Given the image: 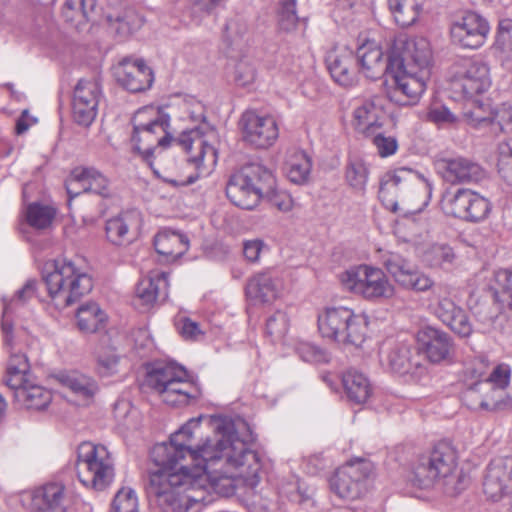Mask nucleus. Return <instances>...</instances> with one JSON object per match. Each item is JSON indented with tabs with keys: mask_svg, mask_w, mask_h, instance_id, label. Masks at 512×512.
<instances>
[{
	"mask_svg": "<svg viewBox=\"0 0 512 512\" xmlns=\"http://www.w3.org/2000/svg\"><path fill=\"white\" fill-rule=\"evenodd\" d=\"M119 356L114 350H102L97 354V371L102 377H109L118 372Z\"/></svg>",
	"mask_w": 512,
	"mask_h": 512,
	"instance_id": "obj_55",
	"label": "nucleus"
},
{
	"mask_svg": "<svg viewBox=\"0 0 512 512\" xmlns=\"http://www.w3.org/2000/svg\"><path fill=\"white\" fill-rule=\"evenodd\" d=\"M55 216V211L46 205L32 203L27 207L26 219L30 226L36 229H45Z\"/></svg>",
	"mask_w": 512,
	"mask_h": 512,
	"instance_id": "obj_47",
	"label": "nucleus"
},
{
	"mask_svg": "<svg viewBox=\"0 0 512 512\" xmlns=\"http://www.w3.org/2000/svg\"><path fill=\"white\" fill-rule=\"evenodd\" d=\"M107 21L118 35L127 37L142 27L144 18L134 8H126L115 16L108 15Z\"/></svg>",
	"mask_w": 512,
	"mask_h": 512,
	"instance_id": "obj_41",
	"label": "nucleus"
},
{
	"mask_svg": "<svg viewBox=\"0 0 512 512\" xmlns=\"http://www.w3.org/2000/svg\"><path fill=\"white\" fill-rule=\"evenodd\" d=\"M419 350L434 364L452 361L455 345L452 337L445 331L426 326L417 333Z\"/></svg>",
	"mask_w": 512,
	"mask_h": 512,
	"instance_id": "obj_21",
	"label": "nucleus"
},
{
	"mask_svg": "<svg viewBox=\"0 0 512 512\" xmlns=\"http://www.w3.org/2000/svg\"><path fill=\"white\" fill-rule=\"evenodd\" d=\"M171 139L168 128H162L161 124L154 128L133 129L131 136L133 149L145 157H149L157 147H167Z\"/></svg>",
	"mask_w": 512,
	"mask_h": 512,
	"instance_id": "obj_34",
	"label": "nucleus"
},
{
	"mask_svg": "<svg viewBox=\"0 0 512 512\" xmlns=\"http://www.w3.org/2000/svg\"><path fill=\"white\" fill-rule=\"evenodd\" d=\"M441 207L445 214L472 223L486 219L491 210L488 199L466 188L446 193L442 198Z\"/></svg>",
	"mask_w": 512,
	"mask_h": 512,
	"instance_id": "obj_13",
	"label": "nucleus"
},
{
	"mask_svg": "<svg viewBox=\"0 0 512 512\" xmlns=\"http://www.w3.org/2000/svg\"><path fill=\"white\" fill-rule=\"evenodd\" d=\"M431 58L430 44L425 38L407 42L401 52H392L384 82L386 97L401 106L416 104L427 87Z\"/></svg>",
	"mask_w": 512,
	"mask_h": 512,
	"instance_id": "obj_3",
	"label": "nucleus"
},
{
	"mask_svg": "<svg viewBox=\"0 0 512 512\" xmlns=\"http://www.w3.org/2000/svg\"><path fill=\"white\" fill-rule=\"evenodd\" d=\"M289 326V319L285 312L277 311L266 321V333L274 339L282 338Z\"/></svg>",
	"mask_w": 512,
	"mask_h": 512,
	"instance_id": "obj_58",
	"label": "nucleus"
},
{
	"mask_svg": "<svg viewBox=\"0 0 512 512\" xmlns=\"http://www.w3.org/2000/svg\"><path fill=\"white\" fill-rule=\"evenodd\" d=\"M283 289L282 279L274 271H264L251 277L246 285L247 296L260 303L274 301Z\"/></svg>",
	"mask_w": 512,
	"mask_h": 512,
	"instance_id": "obj_30",
	"label": "nucleus"
},
{
	"mask_svg": "<svg viewBox=\"0 0 512 512\" xmlns=\"http://www.w3.org/2000/svg\"><path fill=\"white\" fill-rule=\"evenodd\" d=\"M114 76L122 87L132 93L145 91L154 82L153 71L143 59L124 58L114 67Z\"/></svg>",
	"mask_w": 512,
	"mask_h": 512,
	"instance_id": "obj_22",
	"label": "nucleus"
},
{
	"mask_svg": "<svg viewBox=\"0 0 512 512\" xmlns=\"http://www.w3.org/2000/svg\"><path fill=\"white\" fill-rule=\"evenodd\" d=\"M511 370L508 365H498L490 374L488 381L497 388L504 389L510 382Z\"/></svg>",
	"mask_w": 512,
	"mask_h": 512,
	"instance_id": "obj_64",
	"label": "nucleus"
},
{
	"mask_svg": "<svg viewBox=\"0 0 512 512\" xmlns=\"http://www.w3.org/2000/svg\"><path fill=\"white\" fill-rule=\"evenodd\" d=\"M381 263L401 287L415 292H426L433 287V280L401 254L386 251L381 255Z\"/></svg>",
	"mask_w": 512,
	"mask_h": 512,
	"instance_id": "obj_15",
	"label": "nucleus"
},
{
	"mask_svg": "<svg viewBox=\"0 0 512 512\" xmlns=\"http://www.w3.org/2000/svg\"><path fill=\"white\" fill-rule=\"evenodd\" d=\"M311 167V160L304 151H294L286 162L287 177L295 184H303L309 178Z\"/></svg>",
	"mask_w": 512,
	"mask_h": 512,
	"instance_id": "obj_43",
	"label": "nucleus"
},
{
	"mask_svg": "<svg viewBox=\"0 0 512 512\" xmlns=\"http://www.w3.org/2000/svg\"><path fill=\"white\" fill-rule=\"evenodd\" d=\"M406 176L416 175L410 169H399L393 175H388L387 179L381 183L379 189V199L382 201L383 205L387 209L397 212L403 216L421 212L423 208L427 206L432 193L431 183L425 179H421V187H415L412 191L415 195H418L419 193L424 194L423 199L419 203L410 205L403 196L400 201L395 200L393 197L394 194H397L398 192L403 193V190L400 189L399 186L402 181H406Z\"/></svg>",
	"mask_w": 512,
	"mask_h": 512,
	"instance_id": "obj_12",
	"label": "nucleus"
},
{
	"mask_svg": "<svg viewBox=\"0 0 512 512\" xmlns=\"http://www.w3.org/2000/svg\"><path fill=\"white\" fill-rule=\"evenodd\" d=\"M102 87L98 79H80L75 88L72 101V115L76 123L89 126L95 120Z\"/></svg>",
	"mask_w": 512,
	"mask_h": 512,
	"instance_id": "obj_18",
	"label": "nucleus"
},
{
	"mask_svg": "<svg viewBox=\"0 0 512 512\" xmlns=\"http://www.w3.org/2000/svg\"><path fill=\"white\" fill-rule=\"evenodd\" d=\"M299 17L296 13V0H282L278 12V25L285 32L294 31Z\"/></svg>",
	"mask_w": 512,
	"mask_h": 512,
	"instance_id": "obj_52",
	"label": "nucleus"
},
{
	"mask_svg": "<svg viewBox=\"0 0 512 512\" xmlns=\"http://www.w3.org/2000/svg\"><path fill=\"white\" fill-rule=\"evenodd\" d=\"M145 385L171 407H185L198 402L199 384L187 370L174 362H155L147 367Z\"/></svg>",
	"mask_w": 512,
	"mask_h": 512,
	"instance_id": "obj_5",
	"label": "nucleus"
},
{
	"mask_svg": "<svg viewBox=\"0 0 512 512\" xmlns=\"http://www.w3.org/2000/svg\"><path fill=\"white\" fill-rule=\"evenodd\" d=\"M226 195L234 205L247 210L255 208L260 201L259 194L241 169L230 176L226 185Z\"/></svg>",
	"mask_w": 512,
	"mask_h": 512,
	"instance_id": "obj_32",
	"label": "nucleus"
},
{
	"mask_svg": "<svg viewBox=\"0 0 512 512\" xmlns=\"http://www.w3.org/2000/svg\"><path fill=\"white\" fill-rule=\"evenodd\" d=\"M265 199L281 212H289L293 208V199L289 193L284 190L276 189V185L264 195Z\"/></svg>",
	"mask_w": 512,
	"mask_h": 512,
	"instance_id": "obj_59",
	"label": "nucleus"
},
{
	"mask_svg": "<svg viewBox=\"0 0 512 512\" xmlns=\"http://www.w3.org/2000/svg\"><path fill=\"white\" fill-rule=\"evenodd\" d=\"M154 247L167 261H174L188 250L189 240L184 234L165 229L155 236Z\"/></svg>",
	"mask_w": 512,
	"mask_h": 512,
	"instance_id": "obj_35",
	"label": "nucleus"
},
{
	"mask_svg": "<svg viewBox=\"0 0 512 512\" xmlns=\"http://www.w3.org/2000/svg\"><path fill=\"white\" fill-rule=\"evenodd\" d=\"M23 502L33 511L60 510L64 508L65 487L61 483H47L27 492Z\"/></svg>",
	"mask_w": 512,
	"mask_h": 512,
	"instance_id": "obj_29",
	"label": "nucleus"
},
{
	"mask_svg": "<svg viewBox=\"0 0 512 512\" xmlns=\"http://www.w3.org/2000/svg\"><path fill=\"white\" fill-rule=\"evenodd\" d=\"M373 472V464L366 459L350 460L338 468L330 479L331 490L342 499L361 496L365 481Z\"/></svg>",
	"mask_w": 512,
	"mask_h": 512,
	"instance_id": "obj_14",
	"label": "nucleus"
},
{
	"mask_svg": "<svg viewBox=\"0 0 512 512\" xmlns=\"http://www.w3.org/2000/svg\"><path fill=\"white\" fill-rule=\"evenodd\" d=\"M110 512H138V497L129 487H123L116 493Z\"/></svg>",
	"mask_w": 512,
	"mask_h": 512,
	"instance_id": "obj_51",
	"label": "nucleus"
},
{
	"mask_svg": "<svg viewBox=\"0 0 512 512\" xmlns=\"http://www.w3.org/2000/svg\"><path fill=\"white\" fill-rule=\"evenodd\" d=\"M76 319L79 330L95 333L105 327L107 315L97 303L91 302L78 308Z\"/></svg>",
	"mask_w": 512,
	"mask_h": 512,
	"instance_id": "obj_37",
	"label": "nucleus"
},
{
	"mask_svg": "<svg viewBox=\"0 0 512 512\" xmlns=\"http://www.w3.org/2000/svg\"><path fill=\"white\" fill-rule=\"evenodd\" d=\"M456 467V451L447 443H439L429 455L418 459L411 481L420 488H429L438 480L449 479Z\"/></svg>",
	"mask_w": 512,
	"mask_h": 512,
	"instance_id": "obj_10",
	"label": "nucleus"
},
{
	"mask_svg": "<svg viewBox=\"0 0 512 512\" xmlns=\"http://www.w3.org/2000/svg\"><path fill=\"white\" fill-rule=\"evenodd\" d=\"M366 317L346 307H328L318 315V329L323 337L360 346L367 333Z\"/></svg>",
	"mask_w": 512,
	"mask_h": 512,
	"instance_id": "obj_8",
	"label": "nucleus"
},
{
	"mask_svg": "<svg viewBox=\"0 0 512 512\" xmlns=\"http://www.w3.org/2000/svg\"><path fill=\"white\" fill-rule=\"evenodd\" d=\"M177 329L181 336L185 339H197L199 335L202 334L201 329L199 328V325L197 322L192 321L189 318L182 317L180 318L177 323Z\"/></svg>",
	"mask_w": 512,
	"mask_h": 512,
	"instance_id": "obj_62",
	"label": "nucleus"
},
{
	"mask_svg": "<svg viewBox=\"0 0 512 512\" xmlns=\"http://www.w3.org/2000/svg\"><path fill=\"white\" fill-rule=\"evenodd\" d=\"M342 383L347 397L356 404L365 403L371 395L368 378L356 369L347 370L342 376Z\"/></svg>",
	"mask_w": 512,
	"mask_h": 512,
	"instance_id": "obj_36",
	"label": "nucleus"
},
{
	"mask_svg": "<svg viewBox=\"0 0 512 512\" xmlns=\"http://www.w3.org/2000/svg\"><path fill=\"white\" fill-rule=\"evenodd\" d=\"M495 123L500 131L512 132V106L503 104L495 111Z\"/></svg>",
	"mask_w": 512,
	"mask_h": 512,
	"instance_id": "obj_63",
	"label": "nucleus"
},
{
	"mask_svg": "<svg viewBox=\"0 0 512 512\" xmlns=\"http://www.w3.org/2000/svg\"><path fill=\"white\" fill-rule=\"evenodd\" d=\"M168 289V273L155 270L139 281L136 287V297L143 306L150 307L158 300H166Z\"/></svg>",
	"mask_w": 512,
	"mask_h": 512,
	"instance_id": "obj_31",
	"label": "nucleus"
},
{
	"mask_svg": "<svg viewBox=\"0 0 512 512\" xmlns=\"http://www.w3.org/2000/svg\"><path fill=\"white\" fill-rule=\"evenodd\" d=\"M387 4L395 22L401 27L413 25L423 9L422 0H388Z\"/></svg>",
	"mask_w": 512,
	"mask_h": 512,
	"instance_id": "obj_38",
	"label": "nucleus"
},
{
	"mask_svg": "<svg viewBox=\"0 0 512 512\" xmlns=\"http://www.w3.org/2000/svg\"><path fill=\"white\" fill-rule=\"evenodd\" d=\"M169 122V115L155 106H145L138 109L132 118L133 129L154 128L156 124H161L162 128H168Z\"/></svg>",
	"mask_w": 512,
	"mask_h": 512,
	"instance_id": "obj_44",
	"label": "nucleus"
},
{
	"mask_svg": "<svg viewBox=\"0 0 512 512\" xmlns=\"http://www.w3.org/2000/svg\"><path fill=\"white\" fill-rule=\"evenodd\" d=\"M368 168L363 159L350 157L345 171V179L349 186L356 190H363L368 180Z\"/></svg>",
	"mask_w": 512,
	"mask_h": 512,
	"instance_id": "obj_46",
	"label": "nucleus"
},
{
	"mask_svg": "<svg viewBox=\"0 0 512 512\" xmlns=\"http://www.w3.org/2000/svg\"><path fill=\"white\" fill-rule=\"evenodd\" d=\"M427 119L437 125H451L458 121V117L445 105H433L427 112Z\"/></svg>",
	"mask_w": 512,
	"mask_h": 512,
	"instance_id": "obj_60",
	"label": "nucleus"
},
{
	"mask_svg": "<svg viewBox=\"0 0 512 512\" xmlns=\"http://www.w3.org/2000/svg\"><path fill=\"white\" fill-rule=\"evenodd\" d=\"M15 400L27 409L42 410L51 402L52 394L42 386L29 383L17 391Z\"/></svg>",
	"mask_w": 512,
	"mask_h": 512,
	"instance_id": "obj_40",
	"label": "nucleus"
},
{
	"mask_svg": "<svg viewBox=\"0 0 512 512\" xmlns=\"http://www.w3.org/2000/svg\"><path fill=\"white\" fill-rule=\"evenodd\" d=\"M494 48L512 58V19L499 21Z\"/></svg>",
	"mask_w": 512,
	"mask_h": 512,
	"instance_id": "obj_53",
	"label": "nucleus"
},
{
	"mask_svg": "<svg viewBox=\"0 0 512 512\" xmlns=\"http://www.w3.org/2000/svg\"><path fill=\"white\" fill-rule=\"evenodd\" d=\"M255 79V68L247 60H240L234 68V81L239 86H248Z\"/></svg>",
	"mask_w": 512,
	"mask_h": 512,
	"instance_id": "obj_61",
	"label": "nucleus"
},
{
	"mask_svg": "<svg viewBox=\"0 0 512 512\" xmlns=\"http://www.w3.org/2000/svg\"><path fill=\"white\" fill-rule=\"evenodd\" d=\"M427 264L432 267H444L455 259L453 249L447 244H433L424 254Z\"/></svg>",
	"mask_w": 512,
	"mask_h": 512,
	"instance_id": "obj_49",
	"label": "nucleus"
},
{
	"mask_svg": "<svg viewBox=\"0 0 512 512\" xmlns=\"http://www.w3.org/2000/svg\"><path fill=\"white\" fill-rule=\"evenodd\" d=\"M365 137L371 138L378 154L383 158L394 155L398 150L397 139L394 136H385L380 130L374 132L372 135H366Z\"/></svg>",
	"mask_w": 512,
	"mask_h": 512,
	"instance_id": "obj_57",
	"label": "nucleus"
},
{
	"mask_svg": "<svg viewBox=\"0 0 512 512\" xmlns=\"http://www.w3.org/2000/svg\"><path fill=\"white\" fill-rule=\"evenodd\" d=\"M202 417L191 418L170 437L169 443L153 448V459L158 466L147 475L145 491L150 503L162 512H202L205 501L204 478L194 477V468L178 463L187 455L194 429L200 426Z\"/></svg>",
	"mask_w": 512,
	"mask_h": 512,
	"instance_id": "obj_2",
	"label": "nucleus"
},
{
	"mask_svg": "<svg viewBox=\"0 0 512 512\" xmlns=\"http://www.w3.org/2000/svg\"><path fill=\"white\" fill-rule=\"evenodd\" d=\"M430 290L428 307L432 314L458 336L469 337L473 332V326L466 312L452 298V288L447 284L433 283Z\"/></svg>",
	"mask_w": 512,
	"mask_h": 512,
	"instance_id": "obj_11",
	"label": "nucleus"
},
{
	"mask_svg": "<svg viewBox=\"0 0 512 512\" xmlns=\"http://www.w3.org/2000/svg\"><path fill=\"white\" fill-rule=\"evenodd\" d=\"M243 138L257 148L272 146L279 136L275 118L255 111H246L241 117Z\"/></svg>",
	"mask_w": 512,
	"mask_h": 512,
	"instance_id": "obj_20",
	"label": "nucleus"
},
{
	"mask_svg": "<svg viewBox=\"0 0 512 512\" xmlns=\"http://www.w3.org/2000/svg\"><path fill=\"white\" fill-rule=\"evenodd\" d=\"M60 382L85 401H90L99 389L94 379L79 373L61 375Z\"/></svg>",
	"mask_w": 512,
	"mask_h": 512,
	"instance_id": "obj_42",
	"label": "nucleus"
},
{
	"mask_svg": "<svg viewBox=\"0 0 512 512\" xmlns=\"http://www.w3.org/2000/svg\"><path fill=\"white\" fill-rule=\"evenodd\" d=\"M42 280L48 296L57 309H64L88 294L93 287L92 278L75 261L58 258L45 263Z\"/></svg>",
	"mask_w": 512,
	"mask_h": 512,
	"instance_id": "obj_6",
	"label": "nucleus"
},
{
	"mask_svg": "<svg viewBox=\"0 0 512 512\" xmlns=\"http://www.w3.org/2000/svg\"><path fill=\"white\" fill-rule=\"evenodd\" d=\"M340 279L346 289L369 301L390 299L395 293V288L384 271L369 265L351 268L342 273Z\"/></svg>",
	"mask_w": 512,
	"mask_h": 512,
	"instance_id": "obj_9",
	"label": "nucleus"
},
{
	"mask_svg": "<svg viewBox=\"0 0 512 512\" xmlns=\"http://www.w3.org/2000/svg\"><path fill=\"white\" fill-rule=\"evenodd\" d=\"M385 116L383 98L374 95L356 102L353 109L352 124L356 131L362 135H372L374 132L381 130Z\"/></svg>",
	"mask_w": 512,
	"mask_h": 512,
	"instance_id": "obj_23",
	"label": "nucleus"
},
{
	"mask_svg": "<svg viewBox=\"0 0 512 512\" xmlns=\"http://www.w3.org/2000/svg\"><path fill=\"white\" fill-rule=\"evenodd\" d=\"M489 33V22L476 12H466L450 26L452 42L463 49H479L485 44Z\"/></svg>",
	"mask_w": 512,
	"mask_h": 512,
	"instance_id": "obj_16",
	"label": "nucleus"
},
{
	"mask_svg": "<svg viewBox=\"0 0 512 512\" xmlns=\"http://www.w3.org/2000/svg\"><path fill=\"white\" fill-rule=\"evenodd\" d=\"M435 165L442 178L451 184L478 182L485 177L478 163L462 156L441 158Z\"/></svg>",
	"mask_w": 512,
	"mask_h": 512,
	"instance_id": "obj_24",
	"label": "nucleus"
},
{
	"mask_svg": "<svg viewBox=\"0 0 512 512\" xmlns=\"http://www.w3.org/2000/svg\"><path fill=\"white\" fill-rule=\"evenodd\" d=\"M419 359L418 351L404 342L395 344L381 356L382 364L400 375L421 374L425 368Z\"/></svg>",
	"mask_w": 512,
	"mask_h": 512,
	"instance_id": "obj_27",
	"label": "nucleus"
},
{
	"mask_svg": "<svg viewBox=\"0 0 512 512\" xmlns=\"http://www.w3.org/2000/svg\"><path fill=\"white\" fill-rule=\"evenodd\" d=\"M211 424L215 438L207 439L196 449L190 445V458L195 463L194 477L205 479L201 487L205 491L203 507L211 501L210 491L230 496L235 493L236 479H241L251 489L256 488L261 479L259 455L239 439L232 420L215 416L211 418Z\"/></svg>",
	"mask_w": 512,
	"mask_h": 512,
	"instance_id": "obj_1",
	"label": "nucleus"
},
{
	"mask_svg": "<svg viewBox=\"0 0 512 512\" xmlns=\"http://www.w3.org/2000/svg\"><path fill=\"white\" fill-rule=\"evenodd\" d=\"M37 282L35 279H29L22 288L17 290L15 296L9 301H4L3 317H7L18 306L24 305L35 296Z\"/></svg>",
	"mask_w": 512,
	"mask_h": 512,
	"instance_id": "obj_50",
	"label": "nucleus"
},
{
	"mask_svg": "<svg viewBox=\"0 0 512 512\" xmlns=\"http://www.w3.org/2000/svg\"><path fill=\"white\" fill-rule=\"evenodd\" d=\"M487 499L498 502L512 494V456L496 457L488 464L482 483Z\"/></svg>",
	"mask_w": 512,
	"mask_h": 512,
	"instance_id": "obj_19",
	"label": "nucleus"
},
{
	"mask_svg": "<svg viewBox=\"0 0 512 512\" xmlns=\"http://www.w3.org/2000/svg\"><path fill=\"white\" fill-rule=\"evenodd\" d=\"M76 183H81L85 193H93L102 198H110L113 194L109 178L95 167L74 168L65 183L67 193H77L73 187Z\"/></svg>",
	"mask_w": 512,
	"mask_h": 512,
	"instance_id": "obj_25",
	"label": "nucleus"
},
{
	"mask_svg": "<svg viewBox=\"0 0 512 512\" xmlns=\"http://www.w3.org/2000/svg\"><path fill=\"white\" fill-rule=\"evenodd\" d=\"M228 0H193L191 17L196 25L202 22L204 16L211 15L217 8L224 7Z\"/></svg>",
	"mask_w": 512,
	"mask_h": 512,
	"instance_id": "obj_56",
	"label": "nucleus"
},
{
	"mask_svg": "<svg viewBox=\"0 0 512 512\" xmlns=\"http://www.w3.org/2000/svg\"><path fill=\"white\" fill-rule=\"evenodd\" d=\"M355 62L366 78L378 79L389 74V56L384 57L382 48L375 41H366L356 51Z\"/></svg>",
	"mask_w": 512,
	"mask_h": 512,
	"instance_id": "obj_28",
	"label": "nucleus"
},
{
	"mask_svg": "<svg viewBox=\"0 0 512 512\" xmlns=\"http://www.w3.org/2000/svg\"><path fill=\"white\" fill-rule=\"evenodd\" d=\"M295 351L298 356L305 362L324 363L328 362L329 360V356L325 350L310 342H298Z\"/></svg>",
	"mask_w": 512,
	"mask_h": 512,
	"instance_id": "obj_54",
	"label": "nucleus"
},
{
	"mask_svg": "<svg viewBox=\"0 0 512 512\" xmlns=\"http://www.w3.org/2000/svg\"><path fill=\"white\" fill-rule=\"evenodd\" d=\"M77 474L87 488L105 490L114 479V463L108 449L92 442H82L77 450Z\"/></svg>",
	"mask_w": 512,
	"mask_h": 512,
	"instance_id": "obj_7",
	"label": "nucleus"
},
{
	"mask_svg": "<svg viewBox=\"0 0 512 512\" xmlns=\"http://www.w3.org/2000/svg\"><path fill=\"white\" fill-rule=\"evenodd\" d=\"M471 108L463 112V117L474 127H484L495 123V112L486 111L477 100L468 99Z\"/></svg>",
	"mask_w": 512,
	"mask_h": 512,
	"instance_id": "obj_48",
	"label": "nucleus"
},
{
	"mask_svg": "<svg viewBox=\"0 0 512 512\" xmlns=\"http://www.w3.org/2000/svg\"><path fill=\"white\" fill-rule=\"evenodd\" d=\"M326 62L332 78L339 85L352 86L357 82L356 62L351 50L330 53Z\"/></svg>",
	"mask_w": 512,
	"mask_h": 512,
	"instance_id": "obj_33",
	"label": "nucleus"
},
{
	"mask_svg": "<svg viewBox=\"0 0 512 512\" xmlns=\"http://www.w3.org/2000/svg\"><path fill=\"white\" fill-rule=\"evenodd\" d=\"M142 221V214L137 209L120 212L106 221L107 239L118 246L130 243L139 233Z\"/></svg>",
	"mask_w": 512,
	"mask_h": 512,
	"instance_id": "obj_26",
	"label": "nucleus"
},
{
	"mask_svg": "<svg viewBox=\"0 0 512 512\" xmlns=\"http://www.w3.org/2000/svg\"><path fill=\"white\" fill-rule=\"evenodd\" d=\"M494 299L501 309L512 310V270L501 269L495 273Z\"/></svg>",
	"mask_w": 512,
	"mask_h": 512,
	"instance_id": "obj_45",
	"label": "nucleus"
},
{
	"mask_svg": "<svg viewBox=\"0 0 512 512\" xmlns=\"http://www.w3.org/2000/svg\"><path fill=\"white\" fill-rule=\"evenodd\" d=\"M248 181L259 194L261 200L267 192L276 185V179L271 170L259 163H251L241 168Z\"/></svg>",
	"mask_w": 512,
	"mask_h": 512,
	"instance_id": "obj_39",
	"label": "nucleus"
},
{
	"mask_svg": "<svg viewBox=\"0 0 512 512\" xmlns=\"http://www.w3.org/2000/svg\"><path fill=\"white\" fill-rule=\"evenodd\" d=\"M191 102L193 104L189 117L197 125L183 131L177 138V143L188 153V162L194 166L196 172L190 174L181 183L172 180L173 185H190L202 177H207L213 171L218 159L217 150L208 143L207 138L213 137L215 131L206 121L205 108L202 103L194 99H191Z\"/></svg>",
	"mask_w": 512,
	"mask_h": 512,
	"instance_id": "obj_4",
	"label": "nucleus"
},
{
	"mask_svg": "<svg viewBox=\"0 0 512 512\" xmlns=\"http://www.w3.org/2000/svg\"><path fill=\"white\" fill-rule=\"evenodd\" d=\"M452 87L467 99L482 94L490 87L489 67L482 61L465 59L457 65Z\"/></svg>",
	"mask_w": 512,
	"mask_h": 512,
	"instance_id": "obj_17",
	"label": "nucleus"
}]
</instances>
